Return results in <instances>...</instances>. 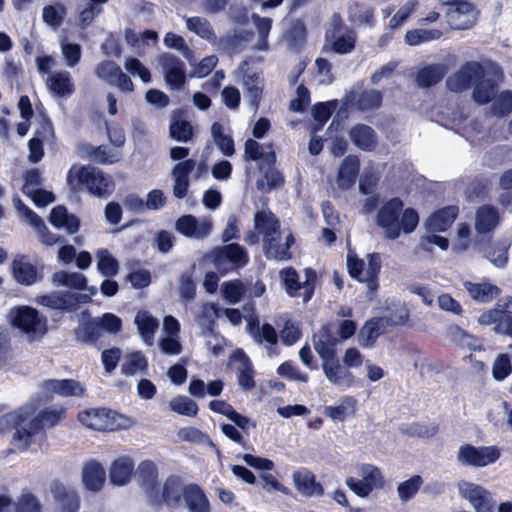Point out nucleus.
<instances>
[{
	"mask_svg": "<svg viewBox=\"0 0 512 512\" xmlns=\"http://www.w3.org/2000/svg\"><path fill=\"white\" fill-rule=\"evenodd\" d=\"M63 410L49 409L35 418L27 412L18 411L7 413L0 417V430L15 429L14 441L22 449L28 448L32 443L43 438L42 428L56 425L63 414Z\"/></svg>",
	"mask_w": 512,
	"mask_h": 512,
	"instance_id": "nucleus-1",
	"label": "nucleus"
},
{
	"mask_svg": "<svg viewBox=\"0 0 512 512\" xmlns=\"http://www.w3.org/2000/svg\"><path fill=\"white\" fill-rule=\"evenodd\" d=\"M404 204L399 198H392L383 203L376 214V224L383 229L385 237L397 239L401 232L412 233L419 223V215L412 208L403 209Z\"/></svg>",
	"mask_w": 512,
	"mask_h": 512,
	"instance_id": "nucleus-2",
	"label": "nucleus"
},
{
	"mask_svg": "<svg viewBox=\"0 0 512 512\" xmlns=\"http://www.w3.org/2000/svg\"><path fill=\"white\" fill-rule=\"evenodd\" d=\"M67 181L71 189L78 190L80 186H85L97 197L111 194L113 188L112 178L92 166H72L68 172Z\"/></svg>",
	"mask_w": 512,
	"mask_h": 512,
	"instance_id": "nucleus-3",
	"label": "nucleus"
},
{
	"mask_svg": "<svg viewBox=\"0 0 512 512\" xmlns=\"http://www.w3.org/2000/svg\"><path fill=\"white\" fill-rule=\"evenodd\" d=\"M280 278L289 296L301 297L304 302H308L313 296L317 280L315 270L306 268L302 280L295 269L285 268L280 271Z\"/></svg>",
	"mask_w": 512,
	"mask_h": 512,
	"instance_id": "nucleus-4",
	"label": "nucleus"
},
{
	"mask_svg": "<svg viewBox=\"0 0 512 512\" xmlns=\"http://www.w3.org/2000/svg\"><path fill=\"white\" fill-rule=\"evenodd\" d=\"M11 324L20 329L29 340L42 337L46 332V321L37 310L29 306L14 307L10 310Z\"/></svg>",
	"mask_w": 512,
	"mask_h": 512,
	"instance_id": "nucleus-5",
	"label": "nucleus"
},
{
	"mask_svg": "<svg viewBox=\"0 0 512 512\" xmlns=\"http://www.w3.org/2000/svg\"><path fill=\"white\" fill-rule=\"evenodd\" d=\"M360 478L348 477L345 484L360 497H367L374 489L383 487L384 477L380 469L372 464H360L356 467Z\"/></svg>",
	"mask_w": 512,
	"mask_h": 512,
	"instance_id": "nucleus-6",
	"label": "nucleus"
},
{
	"mask_svg": "<svg viewBox=\"0 0 512 512\" xmlns=\"http://www.w3.org/2000/svg\"><path fill=\"white\" fill-rule=\"evenodd\" d=\"M331 50L337 54H348L356 44V33L345 26L340 16L334 14L325 33Z\"/></svg>",
	"mask_w": 512,
	"mask_h": 512,
	"instance_id": "nucleus-7",
	"label": "nucleus"
},
{
	"mask_svg": "<svg viewBox=\"0 0 512 512\" xmlns=\"http://www.w3.org/2000/svg\"><path fill=\"white\" fill-rule=\"evenodd\" d=\"M215 268L222 274L245 266L249 257L243 247L237 243L224 245L211 254Z\"/></svg>",
	"mask_w": 512,
	"mask_h": 512,
	"instance_id": "nucleus-8",
	"label": "nucleus"
},
{
	"mask_svg": "<svg viewBox=\"0 0 512 512\" xmlns=\"http://www.w3.org/2000/svg\"><path fill=\"white\" fill-rule=\"evenodd\" d=\"M485 76V65L477 61H469L446 80L447 88L456 93L463 92Z\"/></svg>",
	"mask_w": 512,
	"mask_h": 512,
	"instance_id": "nucleus-9",
	"label": "nucleus"
},
{
	"mask_svg": "<svg viewBox=\"0 0 512 512\" xmlns=\"http://www.w3.org/2000/svg\"><path fill=\"white\" fill-rule=\"evenodd\" d=\"M485 76V65L477 61H469L446 80L447 88L456 93L463 92Z\"/></svg>",
	"mask_w": 512,
	"mask_h": 512,
	"instance_id": "nucleus-10",
	"label": "nucleus"
},
{
	"mask_svg": "<svg viewBox=\"0 0 512 512\" xmlns=\"http://www.w3.org/2000/svg\"><path fill=\"white\" fill-rule=\"evenodd\" d=\"M502 76L499 66L489 63L485 65V76L474 84L472 98L478 104L492 101L498 92V80Z\"/></svg>",
	"mask_w": 512,
	"mask_h": 512,
	"instance_id": "nucleus-11",
	"label": "nucleus"
},
{
	"mask_svg": "<svg viewBox=\"0 0 512 512\" xmlns=\"http://www.w3.org/2000/svg\"><path fill=\"white\" fill-rule=\"evenodd\" d=\"M78 418L86 427L98 431L116 430L122 427L123 420L121 415L105 408L86 410L81 412Z\"/></svg>",
	"mask_w": 512,
	"mask_h": 512,
	"instance_id": "nucleus-12",
	"label": "nucleus"
},
{
	"mask_svg": "<svg viewBox=\"0 0 512 512\" xmlns=\"http://www.w3.org/2000/svg\"><path fill=\"white\" fill-rule=\"evenodd\" d=\"M500 457V452L493 446L474 447L463 445L457 453V461L463 465L484 467L494 463Z\"/></svg>",
	"mask_w": 512,
	"mask_h": 512,
	"instance_id": "nucleus-13",
	"label": "nucleus"
},
{
	"mask_svg": "<svg viewBox=\"0 0 512 512\" xmlns=\"http://www.w3.org/2000/svg\"><path fill=\"white\" fill-rule=\"evenodd\" d=\"M459 494L474 508L475 512H493L495 500L489 491L480 485L461 481L458 483Z\"/></svg>",
	"mask_w": 512,
	"mask_h": 512,
	"instance_id": "nucleus-14",
	"label": "nucleus"
},
{
	"mask_svg": "<svg viewBox=\"0 0 512 512\" xmlns=\"http://www.w3.org/2000/svg\"><path fill=\"white\" fill-rule=\"evenodd\" d=\"M476 7L469 0H462L457 5L447 8V22L452 29L465 30L477 21Z\"/></svg>",
	"mask_w": 512,
	"mask_h": 512,
	"instance_id": "nucleus-15",
	"label": "nucleus"
},
{
	"mask_svg": "<svg viewBox=\"0 0 512 512\" xmlns=\"http://www.w3.org/2000/svg\"><path fill=\"white\" fill-rule=\"evenodd\" d=\"M158 62L167 85L171 89H180L184 85L186 79L184 62L177 56L170 53H164L161 55Z\"/></svg>",
	"mask_w": 512,
	"mask_h": 512,
	"instance_id": "nucleus-16",
	"label": "nucleus"
},
{
	"mask_svg": "<svg viewBox=\"0 0 512 512\" xmlns=\"http://www.w3.org/2000/svg\"><path fill=\"white\" fill-rule=\"evenodd\" d=\"M88 295H78L76 292L54 291L46 295L37 296L35 302L50 309L64 310L88 302Z\"/></svg>",
	"mask_w": 512,
	"mask_h": 512,
	"instance_id": "nucleus-17",
	"label": "nucleus"
},
{
	"mask_svg": "<svg viewBox=\"0 0 512 512\" xmlns=\"http://www.w3.org/2000/svg\"><path fill=\"white\" fill-rule=\"evenodd\" d=\"M176 230L188 238L202 240L212 230V223L207 218L197 219L192 215H184L175 223Z\"/></svg>",
	"mask_w": 512,
	"mask_h": 512,
	"instance_id": "nucleus-18",
	"label": "nucleus"
},
{
	"mask_svg": "<svg viewBox=\"0 0 512 512\" xmlns=\"http://www.w3.org/2000/svg\"><path fill=\"white\" fill-rule=\"evenodd\" d=\"M322 369L328 381L341 390H347L355 383L354 375L336 357L322 362Z\"/></svg>",
	"mask_w": 512,
	"mask_h": 512,
	"instance_id": "nucleus-19",
	"label": "nucleus"
},
{
	"mask_svg": "<svg viewBox=\"0 0 512 512\" xmlns=\"http://www.w3.org/2000/svg\"><path fill=\"white\" fill-rule=\"evenodd\" d=\"M254 227L262 235L263 245L281 235L280 222L270 210L262 209L255 213Z\"/></svg>",
	"mask_w": 512,
	"mask_h": 512,
	"instance_id": "nucleus-20",
	"label": "nucleus"
},
{
	"mask_svg": "<svg viewBox=\"0 0 512 512\" xmlns=\"http://www.w3.org/2000/svg\"><path fill=\"white\" fill-rule=\"evenodd\" d=\"M185 487L183 486L181 480L176 476L169 477L163 488L155 492L152 496L151 502L154 504L166 503L169 506H176L181 497H184Z\"/></svg>",
	"mask_w": 512,
	"mask_h": 512,
	"instance_id": "nucleus-21",
	"label": "nucleus"
},
{
	"mask_svg": "<svg viewBox=\"0 0 512 512\" xmlns=\"http://www.w3.org/2000/svg\"><path fill=\"white\" fill-rule=\"evenodd\" d=\"M12 271L15 280L21 285L31 286L42 279L41 272L25 255H17L14 258Z\"/></svg>",
	"mask_w": 512,
	"mask_h": 512,
	"instance_id": "nucleus-22",
	"label": "nucleus"
},
{
	"mask_svg": "<svg viewBox=\"0 0 512 512\" xmlns=\"http://www.w3.org/2000/svg\"><path fill=\"white\" fill-rule=\"evenodd\" d=\"M244 97L254 113L257 112L263 97L264 78L260 73H246L243 76Z\"/></svg>",
	"mask_w": 512,
	"mask_h": 512,
	"instance_id": "nucleus-23",
	"label": "nucleus"
},
{
	"mask_svg": "<svg viewBox=\"0 0 512 512\" xmlns=\"http://www.w3.org/2000/svg\"><path fill=\"white\" fill-rule=\"evenodd\" d=\"M314 349L322 362L336 357L338 339L334 336L329 325L322 326L314 335Z\"/></svg>",
	"mask_w": 512,
	"mask_h": 512,
	"instance_id": "nucleus-24",
	"label": "nucleus"
},
{
	"mask_svg": "<svg viewBox=\"0 0 512 512\" xmlns=\"http://www.w3.org/2000/svg\"><path fill=\"white\" fill-rule=\"evenodd\" d=\"M42 389L48 395L55 394L62 397H78L84 392L82 385L72 379H49L42 383Z\"/></svg>",
	"mask_w": 512,
	"mask_h": 512,
	"instance_id": "nucleus-25",
	"label": "nucleus"
},
{
	"mask_svg": "<svg viewBox=\"0 0 512 512\" xmlns=\"http://www.w3.org/2000/svg\"><path fill=\"white\" fill-rule=\"evenodd\" d=\"M54 140V129L51 123L46 122L41 125L34 136L28 142L29 160L33 163L39 162L44 156L43 143Z\"/></svg>",
	"mask_w": 512,
	"mask_h": 512,
	"instance_id": "nucleus-26",
	"label": "nucleus"
},
{
	"mask_svg": "<svg viewBox=\"0 0 512 512\" xmlns=\"http://www.w3.org/2000/svg\"><path fill=\"white\" fill-rule=\"evenodd\" d=\"M49 91L60 98H68L74 93V84L68 71H54L46 80Z\"/></svg>",
	"mask_w": 512,
	"mask_h": 512,
	"instance_id": "nucleus-27",
	"label": "nucleus"
},
{
	"mask_svg": "<svg viewBox=\"0 0 512 512\" xmlns=\"http://www.w3.org/2000/svg\"><path fill=\"white\" fill-rule=\"evenodd\" d=\"M293 481L296 489L304 496H322L324 489L316 482L315 475L308 469L302 468L293 473Z\"/></svg>",
	"mask_w": 512,
	"mask_h": 512,
	"instance_id": "nucleus-28",
	"label": "nucleus"
},
{
	"mask_svg": "<svg viewBox=\"0 0 512 512\" xmlns=\"http://www.w3.org/2000/svg\"><path fill=\"white\" fill-rule=\"evenodd\" d=\"M478 322L480 325L489 326L494 324V332L512 337V317H506L500 311V308L493 307L483 312Z\"/></svg>",
	"mask_w": 512,
	"mask_h": 512,
	"instance_id": "nucleus-29",
	"label": "nucleus"
},
{
	"mask_svg": "<svg viewBox=\"0 0 512 512\" xmlns=\"http://www.w3.org/2000/svg\"><path fill=\"white\" fill-rule=\"evenodd\" d=\"M347 101L351 107L369 111L380 106L382 94L377 90H354L348 95Z\"/></svg>",
	"mask_w": 512,
	"mask_h": 512,
	"instance_id": "nucleus-30",
	"label": "nucleus"
},
{
	"mask_svg": "<svg viewBox=\"0 0 512 512\" xmlns=\"http://www.w3.org/2000/svg\"><path fill=\"white\" fill-rule=\"evenodd\" d=\"M134 323L137 326L142 341L146 345L152 346L154 343L155 333L159 327L158 319L148 311L140 310L135 316Z\"/></svg>",
	"mask_w": 512,
	"mask_h": 512,
	"instance_id": "nucleus-31",
	"label": "nucleus"
},
{
	"mask_svg": "<svg viewBox=\"0 0 512 512\" xmlns=\"http://www.w3.org/2000/svg\"><path fill=\"white\" fill-rule=\"evenodd\" d=\"M52 493L61 512H76L79 509V497L73 489L57 482L52 486Z\"/></svg>",
	"mask_w": 512,
	"mask_h": 512,
	"instance_id": "nucleus-32",
	"label": "nucleus"
},
{
	"mask_svg": "<svg viewBox=\"0 0 512 512\" xmlns=\"http://www.w3.org/2000/svg\"><path fill=\"white\" fill-rule=\"evenodd\" d=\"M367 261L363 282L367 286L366 298L373 300L379 287L378 275L381 269V256L379 253L368 254Z\"/></svg>",
	"mask_w": 512,
	"mask_h": 512,
	"instance_id": "nucleus-33",
	"label": "nucleus"
},
{
	"mask_svg": "<svg viewBox=\"0 0 512 512\" xmlns=\"http://www.w3.org/2000/svg\"><path fill=\"white\" fill-rule=\"evenodd\" d=\"M458 211L457 206H448L432 214L425 222L427 231L435 233L447 230L456 219Z\"/></svg>",
	"mask_w": 512,
	"mask_h": 512,
	"instance_id": "nucleus-34",
	"label": "nucleus"
},
{
	"mask_svg": "<svg viewBox=\"0 0 512 512\" xmlns=\"http://www.w3.org/2000/svg\"><path fill=\"white\" fill-rule=\"evenodd\" d=\"M244 158L246 160L261 161L268 166H272L276 161V156L272 150V146H264L254 139L246 140Z\"/></svg>",
	"mask_w": 512,
	"mask_h": 512,
	"instance_id": "nucleus-35",
	"label": "nucleus"
},
{
	"mask_svg": "<svg viewBox=\"0 0 512 512\" xmlns=\"http://www.w3.org/2000/svg\"><path fill=\"white\" fill-rule=\"evenodd\" d=\"M138 481L145 493L152 500L153 494L158 490L157 468L151 461H143L139 464L136 472Z\"/></svg>",
	"mask_w": 512,
	"mask_h": 512,
	"instance_id": "nucleus-36",
	"label": "nucleus"
},
{
	"mask_svg": "<svg viewBox=\"0 0 512 512\" xmlns=\"http://www.w3.org/2000/svg\"><path fill=\"white\" fill-rule=\"evenodd\" d=\"M294 244V237L292 234H287L284 241L282 237L275 238L274 241L268 242L263 245L265 256L268 259H275L278 261H285L291 258V246Z\"/></svg>",
	"mask_w": 512,
	"mask_h": 512,
	"instance_id": "nucleus-37",
	"label": "nucleus"
},
{
	"mask_svg": "<svg viewBox=\"0 0 512 512\" xmlns=\"http://www.w3.org/2000/svg\"><path fill=\"white\" fill-rule=\"evenodd\" d=\"M49 221L54 227L66 230L68 234L76 233L80 226L78 217L68 213L67 209L61 205L52 209Z\"/></svg>",
	"mask_w": 512,
	"mask_h": 512,
	"instance_id": "nucleus-38",
	"label": "nucleus"
},
{
	"mask_svg": "<svg viewBox=\"0 0 512 512\" xmlns=\"http://www.w3.org/2000/svg\"><path fill=\"white\" fill-rule=\"evenodd\" d=\"M498 210L491 205L481 206L475 215V229L480 234L489 233L499 224Z\"/></svg>",
	"mask_w": 512,
	"mask_h": 512,
	"instance_id": "nucleus-39",
	"label": "nucleus"
},
{
	"mask_svg": "<svg viewBox=\"0 0 512 512\" xmlns=\"http://www.w3.org/2000/svg\"><path fill=\"white\" fill-rule=\"evenodd\" d=\"M105 479L106 472L100 463L96 461H90L83 467L82 481L88 490H100L105 482Z\"/></svg>",
	"mask_w": 512,
	"mask_h": 512,
	"instance_id": "nucleus-40",
	"label": "nucleus"
},
{
	"mask_svg": "<svg viewBox=\"0 0 512 512\" xmlns=\"http://www.w3.org/2000/svg\"><path fill=\"white\" fill-rule=\"evenodd\" d=\"M463 285L470 297L481 303L492 301L500 293V289L489 282L474 283L465 281Z\"/></svg>",
	"mask_w": 512,
	"mask_h": 512,
	"instance_id": "nucleus-41",
	"label": "nucleus"
},
{
	"mask_svg": "<svg viewBox=\"0 0 512 512\" xmlns=\"http://www.w3.org/2000/svg\"><path fill=\"white\" fill-rule=\"evenodd\" d=\"M359 166V158L355 155H349L342 161L338 172V185L340 188L348 189L355 183Z\"/></svg>",
	"mask_w": 512,
	"mask_h": 512,
	"instance_id": "nucleus-42",
	"label": "nucleus"
},
{
	"mask_svg": "<svg viewBox=\"0 0 512 512\" xmlns=\"http://www.w3.org/2000/svg\"><path fill=\"white\" fill-rule=\"evenodd\" d=\"M350 139L360 149L372 151L377 144L374 130L364 124L354 126L349 132Z\"/></svg>",
	"mask_w": 512,
	"mask_h": 512,
	"instance_id": "nucleus-43",
	"label": "nucleus"
},
{
	"mask_svg": "<svg viewBox=\"0 0 512 512\" xmlns=\"http://www.w3.org/2000/svg\"><path fill=\"white\" fill-rule=\"evenodd\" d=\"M134 468L133 461L129 457L116 459L110 467V481L112 484L122 486L130 480Z\"/></svg>",
	"mask_w": 512,
	"mask_h": 512,
	"instance_id": "nucleus-44",
	"label": "nucleus"
},
{
	"mask_svg": "<svg viewBox=\"0 0 512 512\" xmlns=\"http://www.w3.org/2000/svg\"><path fill=\"white\" fill-rule=\"evenodd\" d=\"M447 73L445 64H431L420 69L416 75V83L421 88H427L438 83Z\"/></svg>",
	"mask_w": 512,
	"mask_h": 512,
	"instance_id": "nucleus-45",
	"label": "nucleus"
},
{
	"mask_svg": "<svg viewBox=\"0 0 512 512\" xmlns=\"http://www.w3.org/2000/svg\"><path fill=\"white\" fill-rule=\"evenodd\" d=\"M184 500L190 512H209V501L197 485H189L184 490Z\"/></svg>",
	"mask_w": 512,
	"mask_h": 512,
	"instance_id": "nucleus-46",
	"label": "nucleus"
},
{
	"mask_svg": "<svg viewBox=\"0 0 512 512\" xmlns=\"http://www.w3.org/2000/svg\"><path fill=\"white\" fill-rule=\"evenodd\" d=\"M249 327L254 340L259 344L266 343L268 354L271 355L272 347L278 342V335L275 328L268 323H264L262 326L250 323Z\"/></svg>",
	"mask_w": 512,
	"mask_h": 512,
	"instance_id": "nucleus-47",
	"label": "nucleus"
},
{
	"mask_svg": "<svg viewBox=\"0 0 512 512\" xmlns=\"http://www.w3.org/2000/svg\"><path fill=\"white\" fill-rule=\"evenodd\" d=\"M186 27L200 38L216 44L217 36L210 22L203 17L194 16L186 19Z\"/></svg>",
	"mask_w": 512,
	"mask_h": 512,
	"instance_id": "nucleus-48",
	"label": "nucleus"
},
{
	"mask_svg": "<svg viewBox=\"0 0 512 512\" xmlns=\"http://www.w3.org/2000/svg\"><path fill=\"white\" fill-rule=\"evenodd\" d=\"M52 280L57 286H65L77 291H82L87 284L85 275L79 272L58 271L54 273Z\"/></svg>",
	"mask_w": 512,
	"mask_h": 512,
	"instance_id": "nucleus-49",
	"label": "nucleus"
},
{
	"mask_svg": "<svg viewBox=\"0 0 512 512\" xmlns=\"http://www.w3.org/2000/svg\"><path fill=\"white\" fill-rule=\"evenodd\" d=\"M97 270L102 276L113 277L119 271L117 259L107 250L99 249L96 252Z\"/></svg>",
	"mask_w": 512,
	"mask_h": 512,
	"instance_id": "nucleus-50",
	"label": "nucleus"
},
{
	"mask_svg": "<svg viewBox=\"0 0 512 512\" xmlns=\"http://www.w3.org/2000/svg\"><path fill=\"white\" fill-rule=\"evenodd\" d=\"M67 13L66 7L62 3L47 5L43 7L42 19L52 29H58Z\"/></svg>",
	"mask_w": 512,
	"mask_h": 512,
	"instance_id": "nucleus-51",
	"label": "nucleus"
},
{
	"mask_svg": "<svg viewBox=\"0 0 512 512\" xmlns=\"http://www.w3.org/2000/svg\"><path fill=\"white\" fill-rule=\"evenodd\" d=\"M213 140L219 150L226 156H232L235 153L234 141L231 136L224 133L222 124L215 122L211 127Z\"/></svg>",
	"mask_w": 512,
	"mask_h": 512,
	"instance_id": "nucleus-52",
	"label": "nucleus"
},
{
	"mask_svg": "<svg viewBox=\"0 0 512 512\" xmlns=\"http://www.w3.org/2000/svg\"><path fill=\"white\" fill-rule=\"evenodd\" d=\"M508 248L507 241L493 243L484 249V255L493 265L502 268L507 262Z\"/></svg>",
	"mask_w": 512,
	"mask_h": 512,
	"instance_id": "nucleus-53",
	"label": "nucleus"
},
{
	"mask_svg": "<svg viewBox=\"0 0 512 512\" xmlns=\"http://www.w3.org/2000/svg\"><path fill=\"white\" fill-rule=\"evenodd\" d=\"M221 309L215 303H206L202 307L201 315L198 318V324L202 328L203 334L211 333L215 324V319L220 317Z\"/></svg>",
	"mask_w": 512,
	"mask_h": 512,
	"instance_id": "nucleus-54",
	"label": "nucleus"
},
{
	"mask_svg": "<svg viewBox=\"0 0 512 512\" xmlns=\"http://www.w3.org/2000/svg\"><path fill=\"white\" fill-rule=\"evenodd\" d=\"M147 366V358L143 355V353L133 352L125 357L121 369L123 374L131 376L138 372L145 371Z\"/></svg>",
	"mask_w": 512,
	"mask_h": 512,
	"instance_id": "nucleus-55",
	"label": "nucleus"
},
{
	"mask_svg": "<svg viewBox=\"0 0 512 512\" xmlns=\"http://www.w3.org/2000/svg\"><path fill=\"white\" fill-rule=\"evenodd\" d=\"M170 409L183 416L194 417L198 413V405L187 396H176L169 402Z\"/></svg>",
	"mask_w": 512,
	"mask_h": 512,
	"instance_id": "nucleus-56",
	"label": "nucleus"
},
{
	"mask_svg": "<svg viewBox=\"0 0 512 512\" xmlns=\"http://www.w3.org/2000/svg\"><path fill=\"white\" fill-rule=\"evenodd\" d=\"M442 34V31L439 29H415L406 33L405 41L407 44L415 46L424 42L437 40Z\"/></svg>",
	"mask_w": 512,
	"mask_h": 512,
	"instance_id": "nucleus-57",
	"label": "nucleus"
},
{
	"mask_svg": "<svg viewBox=\"0 0 512 512\" xmlns=\"http://www.w3.org/2000/svg\"><path fill=\"white\" fill-rule=\"evenodd\" d=\"M221 293L227 302L236 304L245 295L246 287L240 280L227 281L222 284Z\"/></svg>",
	"mask_w": 512,
	"mask_h": 512,
	"instance_id": "nucleus-58",
	"label": "nucleus"
},
{
	"mask_svg": "<svg viewBox=\"0 0 512 512\" xmlns=\"http://www.w3.org/2000/svg\"><path fill=\"white\" fill-rule=\"evenodd\" d=\"M400 431L411 437L430 438L437 433L438 426L435 423H412L403 425Z\"/></svg>",
	"mask_w": 512,
	"mask_h": 512,
	"instance_id": "nucleus-59",
	"label": "nucleus"
},
{
	"mask_svg": "<svg viewBox=\"0 0 512 512\" xmlns=\"http://www.w3.org/2000/svg\"><path fill=\"white\" fill-rule=\"evenodd\" d=\"M252 19L259 36V40L255 47L259 51H266L268 50L267 37L272 27V20L270 18H262L255 14H253Z\"/></svg>",
	"mask_w": 512,
	"mask_h": 512,
	"instance_id": "nucleus-60",
	"label": "nucleus"
},
{
	"mask_svg": "<svg viewBox=\"0 0 512 512\" xmlns=\"http://www.w3.org/2000/svg\"><path fill=\"white\" fill-rule=\"evenodd\" d=\"M381 319H372L365 323L359 332L360 343L364 347H370L381 333Z\"/></svg>",
	"mask_w": 512,
	"mask_h": 512,
	"instance_id": "nucleus-61",
	"label": "nucleus"
},
{
	"mask_svg": "<svg viewBox=\"0 0 512 512\" xmlns=\"http://www.w3.org/2000/svg\"><path fill=\"white\" fill-rule=\"evenodd\" d=\"M422 483L423 480L419 475L412 476L410 479L399 483L397 486V492L400 500L402 502L411 500L418 492Z\"/></svg>",
	"mask_w": 512,
	"mask_h": 512,
	"instance_id": "nucleus-62",
	"label": "nucleus"
},
{
	"mask_svg": "<svg viewBox=\"0 0 512 512\" xmlns=\"http://www.w3.org/2000/svg\"><path fill=\"white\" fill-rule=\"evenodd\" d=\"M120 67L114 61L104 60L97 64L95 67V75L106 81L108 84H114L117 74L120 72Z\"/></svg>",
	"mask_w": 512,
	"mask_h": 512,
	"instance_id": "nucleus-63",
	"label": "nucleus"
},
{
	"mask_svg": "<svg viewBox=\"0 0 512 512\" xmlns=\"http://www.w3.org/2000/svg\"><path fill=\"white\" fill-rule=\"evenodd\" d=\"M491 113L495 116H504L512 112V92L504 91L493 99Z\"/></svg>",
	"mask_w": 512,
	"mask_h": 512,
	"instance_id": "nucleus-64",
	"label": "nucleus"
}]
</instances>
